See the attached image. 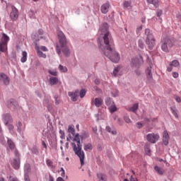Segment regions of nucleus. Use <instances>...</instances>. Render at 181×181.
Returning <instances> with one entry per match:
<instances>
[{
    "label": "nucleus",
    "instance_id": "1",
    "mask_svg": "<svg viewBox=\"0 0 181 181\" xmlns=\"http://www.w3.org/2000/svg\"><path fill=\"white\" fill-rule=\"evenodd\" d=\"M99 33L100 37H103L104 44L99 43V47L103 52L105 56L108 57L113 63H118L119 62V53L112 47L114 40L111 36V33L108 31V23H103L100 28Z\"/></svg>",
    "mask_w": 181,
    "mask_h": 181
},
{
    "label": "nucleus",
    "instance_id": "2",
    "mask_svg": "<svg viewBox=\"0 0 181 181\" xmlns=\"http://www.w3.org/2000/svg\"><path fill=\"white\" fill-rule=\"evenodd\" d=\"M58 39L59 45H57V53L60 56L62 54V50L64 56L67 57L70 55V49L67 47V40L66 39V35L62 31L58 32ZM61 47V49H60Z\"/></svg>",
    "mask_w": 181,
    "mask_h": 181
},
{
    "label": "nucleus",
    "instance_id": "3",
    "mask_svg": "<svg viewBox=\"0 0 181 181\" xmlns=\"http://www.w3.org/2000/svg\"><path fill=\"white\" fill-rule=\"evenodd\" d=\"M81 139V136H80L78 133L74 135V142L71 143V145L73 146V149L76 155H77V156H78V158H80L81 166H83V165H84V151L81 150L83 146L80 142ZM75 142H76V144Z\"/></svg>",
    "mask_w": 181,
    "mask_h": 181
},
{
    "label": "nucleus",
    "instance_id": "4",
    "mask_svg": "<svg viewBox=\"0 0 181 181\" xmlns=\"http://www.w3.org/2000/svg\"><path fill=\"white\" fill-rule=\"evenodd\" d=\"M145 35L147 36L146 38V44L148 45V49L152 50L153 46H155V37H153V35L151 33V30L148 28L145 30Z\"/></svg>",
    "mask_w": 181,
    "mask_h": 181
},
{
    "label": "nucleus",
    "instance_id": "5",
    "mask_svg": "<svg viewBox=\"0 0 181 181\" xmlns=\"http://www.w3.org/2000/svg\"><path fill=\"white\" fill-rule=\"evenodd\" d=\"M9 42V37L5 34H2V37L0 40V52L6 53L8 52V42Z\"/></svg>",
    "mask_w": 181,
    "mask_h": 181
},
{
    "label": "nucleus",
    "instance_id": "6",
    "mask_svg": "<svg viewBox=\"0 0 181 181\" xmlns=\"http://www.w3.org/2000/svg\"><path fill=\"white\" fill-rule=\"evenodd\" d=\"M172 47H173V42L168 38L164 40L161 45L163 52H165V53H169Z\"/></svg>",
    "mask_w": 181,
    "mask_h": 181
},
{
    "label": "nucleus",
    "instance_id": "7",
    "mask_svg": "<svg viewBox=\"0 0 181 181\" xmlns=\"http://www.w3.org/2000/svg\"><path fill=\"white\" fill-rule=\"evenodd\" d=\"M144 63L142 59V57H140V59L137 57L132 59L131 62V67H134L135 69H139L141 67V64Z\"/></svg>",
    "mask_w": 181,
    "mask_h": 181
},
{
    "label": "nucleus",
    "instance_id": "8",
    "mask_svg": "<svg viewBox=\"0 0 181 181\" xmlns=\"http://www.w3.org/2000/svg\"><path fill=\"white\" fill-rule=\"evenodd\" d=\"M10 18L13 21H18V18H19V11H18V8L15 7V6H11Z\"/></svg>",
    "mask_w": 181,
    "mask_h": 181
},
{
    "label": "nucleus",
    "instance_id": "9",
    "mask_svg": "<svg viewBox=\"0 0 181 181\" xmlns=\"http://www.w3.org/2000/svg\"><path fill=\"white\" fill-rule=\"evenodd\" d=\"M14 153L17 158H15L13 160V167L14 168V169L18 170V169H19V168L21 166V158H19V156H20L19 151H18L17 150H15Z\"/></svg>",
    "mask_w": 181,
    "mask_h": 181
},
{
    "label": "nucleus",
    "instance_id": "10",
    "mask_svg": "<svg viewBox=\"0 0 181 181\" xmlns=\"http://www.w3.org/2000/svg\"><path fill=\"white\" fill-rule=\"evenodd\" d=\"M146 139L148 142H151V144H156V141L159 139V135L155 134H148L146 136Z\"/></svg>",
    "mask_w": 181,
    "mask_h": 181
},
{
    "label": "nucleus",
    "instance_id": "11",
    "mask_svg": "<svg viewBox=\"0 0 181 181\" xmlns=\"http://www.w3.org/2000/svg\"><path fill=\"white\" fill-rule=\"evenodd\" d=\"M0 81H3L4 84H5V86H8V84H9V77H8V76H6V74H5L4 73H1L0 74Z\"/></svg>",
    "mask_w": 181,
    "mask_h": 181
},
{
    "label": "nucleus",
    "instance_id": "12",
    "mask_svg": "<svg viewBox=\"0 0 181 181\" xmlns=\"http://www.w3.org/2000/svg\"><path fill=\"white\" fill-rule=\"evenodd\" d=\"M163 142L165 146L169 144V133L166 130L163 133Z\"/></svg>",
    "mask_w": 181,
    "mask_h": 181
},
{
    "label": "nucleus",
    "instance_id": "13",
    "mask_svg": "<svg viewBox=\"0 0 181 181\" xmlns=\"http://www.w3.org/2000/svg\"><path fill=\"white\" fill-rule=\"evenodd\" d=\"M78 90H76L75 92H69L68 95L71 97L72 101H77V98H78Z\"/></svg>",
    "mask_w": 181,
    "mask_h": 181
},
{
    "label": "nucleus",
    "instance_id": "14",
    "mask_svg": "<svg viewBox=\"0 0 181 181\" xmlns=\"http://www.w3.org/2000/svg\"><path fill=\"white\" fill-rule=\"evenodd\" d=\"M109 9H110V3L104 4L103 5H102L100 8V11L102 13H107Z\"/></svg>",
    "mask_w": 181,
    "mask_h": 181
},
{
    "label": "nucleus",
    "instance_id": "15",
    "mask_svg": "<svg viewBox=\"0 0 181 181\" xmlns=\"http://www.w3.org/2000/svg\"><path fill=\"white\" fill-rule=\"evenodd\" d=\"M3 118L4 119V124L5 125H8L9 122H12V117H11V115L6 114L3 116Z\"/></svg>",
    "mask_w": 181,
    "mask_h": 181
},
{
    "label": "nucleus",
    "instance_id": "16",
    "mask_svg": "<svg viewBox=\"0 0 181 181\" xmlns=\"http://www.w3.org/2000/svg\"><path fill=\"white\" fill-rule=\"evenodd\" d=\"M103 103V99L98 98H95L93 101L94 105H95V107H97L98 108L101 107Z\"/></svg>",
    "mask_w": 181,
    "mask_h": 181
},
{
    "label": "nucleus",
    "instance_id": "17",
    "mask_svg": "<svg viewBox=\"0 0 181 181\" xmlns=\"http://www.w3.org/2000/svg\"><path fill=\"white\" fill-rule=\"evenodd\" d=\"M59 83V78L57 77L52 76L49 78V84L51 86H54Z\"/></svg>",
    "mask_w": 181,
    "mask_h": 181
},
{
    "label": "nucleus",
    "instance_id": "18",
    "mask_svg": "<svg viewBox=\"0 0 181 181\" xmlns=\"http://www.w3.org/2000/svg\"><path fill=\"white\" fill-rule=\"evenodd\" d=\"M68 132H69V135L71 134V135H73V136H74V135H76V129H74V126L69 125L68 127Z\"/></svg>",
    "mask_w": 181,
    "mask_h": 181
},
{
    "label": "nucleus",
    "instance_id": "19",
    "mask_svg": "<svg viewBox=\"0 0 181 181\" xmlns=\"http://www.w3.org/2000/svg\"><path fill=\"white\" fill-rule=\"evenodd\" d=\"M148 4H151L153 5L155 8H158L159 6V0H146Z\"/></svg>",
    "mask_w": 181,
    "mask_h": 181
},
{
    "label": "nucleus",
    "instance_id": "20",
    "mask_svg": "<svg viewBox=\"0 0 181 181\" xmlns=\"http://www.w3.org/2000/svg\"><path fill=\"white\" fill-rule=\"evenodd\" d=\"M22 56L21 62V63H25L26 60H28V52H26V51L23 52Z\"/></svg>",
    "mask_w": 181,
    "mask_h": 181
},
{
    "label": "nucleus",
    "instance_id": "21",
    "mask_svg": "<svg viewBox=\"0 0 181 181\" xmlns=\"http://www.w3.org/2000/svg\"><path fill=\"white\" fill-rule=\"evenodd\" d=\"M139 107V104L135 103L132 107L128 109V111H130L131 112H135L136 110H138Z\"/></svg>",
    "mask_w": 181,
    "mask_h": 181
},
{
    "label": "nucleus",
    "instance_id": "22",
    "mask_svg": "<svg viewBox=\"0 0 181 181\" xmlns=\"http://www.w3.org/2000/svg\"><path fill=\"white\" fill-rule=\"evenodd\" d=\"M170 111L175 118H179V115H177V109H176V107H171Z\"/></svg>",
    "mask_w": 181,
    "mask_h": 181
},
{
    "label": "nucleus",
    "instance_id": "23",
    "mask_svg": "<svg viewBox=\"0 0 181 181\" xmlns=\"http://www.w3.org/2000/svg\"><path fill=\"white\" fill-rule=\"evenodd\" d=\"M98 178L99 181H106L107 180V175L103 173L98 174Z\"/></svg>",
    "mask_w": 181,
    "mask_h": 181
},
{
    "label": "nucleus",
    "instance_id": "24",
    "mask_svg": "<svg viewBox=\"0 0 181 181\" xmlns=\"http://www.w3.org/2000/svg\"><path fill=\"white\" fill-rule=\"evenodd\" d=\"M146 74L148 80H152V73L151 71V67L147 68L146 70Z\"/></svg>",
    "mask_w": 181,
    "mask_h": 181
},
{
    "label": "nucleus",
    "instance_id": "25",
    "mask_svg": "<svg viewBox=\"0 0 181 181\" xmlns=\"http://www.w3.org/2000/svg\"><path fill=\"white\" fill-rule=\"evenodd\" d=\"M109 110L111 114L115 112V111H117V106L115 105V103L110 105V106H109Z\"/></svg>",
    "mask_w": 181,
    "mask_h": 181
},
{
    "label": "nucleus",
    "instance_id": "26",
    "mask_svg": "<svg viewBox=\"0 0 181 181\" xmlns=\"http://www.w3.org/2000/svg\"><path fill=\"white\" fill-rule=\"evenodd\" d=\"M37 54L39 57H42L43 59H46L47 56L46 54H44L40 51V49H37Z\"/></svg>",
    "mask_w": 181,
    "mask_h": 181
},
{
    "label": "nucleus",
    "instance_id": "27",
    "mask_svg": "<svg viewBox=\"0 0 181 181\" xmlns=\"http://www.w3.org/2000/svg\"><path fill=\"white\" fill-rule=\"evenodd\" d=\"M154 169H155L156 172H157V173H158V175H163V173H164V172H165V171H164L161 168H160L159 166H155Z\"/></svg>",
    "mask_w": 181,
    "mask_h": 181
},
{
    "label": "nucleus",
    "instance_id": "28",
    "mask_svg": "<svg viewBox=\"0 0 181 181\" xmlns=\"http://www.w3.org/2000/svg\"><path fill=\"white\" fill-rule=\"evenodd\" d=\"M105 104H106V105H107V107H110V106L112 105V104H115V103H114V101H112V100H111V98H107L105 99Z\"/></svg>",
    "mask_w": 181,
    "mask_h": 181
},
{
    "label": "nucleus",
    "instance_id": "29",
    "mask_svg": "<svg viewBox=\"0 0 181 181\" xmlns=\"http://www.w3.org/2000/svg\"><path fill=\"white\" fill-rule=\"evenodd\" d=\"M83 149L84 151H93V145L91 144H85Z\"/></svg>",
    "mask_w": 181,
    "mask_h": 181
},
{
    "label": "nucleus",
    "instance_id": "30",
    "mask_svg": "<svg viewBox=\"0 0 181 181\" xmlns=\"http://www.w3.org/2000/svg\"><path fill=\"white\" fill-rule=\"evenodd\" d=\"M170 66H173V67H179L180 63L177 60H173L170 63Z\"/></svg>",
    "mask_w": 181,
    "mask_h": 181
},
{
    "label": "nucleus",
    "instance_id": "31",
    "mask_svg": "<svg viewBox=\"0 0 181 181\" xmlns=\"http://www.w3.org/2000/svg\"><path fill=\"white\" fill-rule=\"evenodd\" d=\"M119 70H121V66H117L115 68V69L112 71V74L113 76H115V77H117V75L118 74V72L119 71Z\"/></svg>",
    "mask_w": 181,
    "mask_h": 181
},
{
    "label": "nucleus",
    "instance_id": "32",
    "mask_svg": "<svg viewBox=\"0 0 181 181\" xmlns=\"http://www.w3.org/2000/svg\"><path fill=\"white\" fill-rule=\"evenodd\" d=\"M8 144L10 149H15V144L11 140L8 139Z\"/></svg>",
    "mask_w": 181,
    "mask_h": 181
},
{
    "label": "nucleus",
    "instance_id": "33",
    "mask_svg": "<svg viewBox=\"0 0 181 181\" xmlns=\"http://www.w3.org/2000/svg\"><path fill=\"white\" fill-rule=\"evenodd\" d=\"M24 170L25 172H27V173L30 172V164L29 163L25 164L24 166Z\"/></svg>",
    "mask_w": 181,
    "mask_h": 181
},
{
    "label": "nucleus",
    "instance_id": "34",
    "mask_svg": "<svg viewBox=\"0 0 181 181\" xmlns=\"http://www.w3.org/2000/svg\"><path fill=\"white\" fill-rule=\"evenodd\" d=\"M138 45L140 49H144L145 44H144V41H142V40H139Z\"/></svg>",
    "mask_w": 181,
    "mask_h": 181
},
{
    "label": "nucleus",
    "instance_id": "35",
    "mask_svg": "<svg viewBox=\"0 0 181 181\" xmlns=\"http://www.w3.org/2000/svg\"><path fill=\"white\" fill-rule=\"evenodd\" d=\"M59 69L62 73H66L67 71V67L63 66L62 65H59Z\"/></svg>",
    "mask_w": 181,
    "mask_h": 181
},
{
    "label": "nucleus",
    "instance_id": "36",
    "mask_svg": "<svg viewBox=\"0 0 181 181\" xmlns=\"http://www.w3.org/2000/svg\"><path fill=\"white\" fill-rule=\"evenodd\" d=\"M47 166L49 168H53V161H52L50 159H47L46 160Z\"/></svg>",
    "mask_w": 181,
    "mask_h": 181
},
{
    "label": "nucleus",
    "instance_id": "37",
    "mask_svg": "<svg viewBox=\"0 0 181 181\" xmlns=\"http://www.w3.org/2000/svg\"><path fill=\"white\" fill-rule=\"evenodd\" d=\"M86 90L85 89H82L81 90L80 93H79V95L81 97V98H84L85 95H86Z\"/></svg>",
    "mask_w": 181,
    "mask_h": 181
},
{
    "label": "nucleus",
    "instance_id": "38",
    "mask_svg": "<svg viewBox=\"0 0 181 181\" xmlns=\"http://www.w3.org/2000/svg\"><path fill=\"white\" fill-rule=\"evenodd\" d=\"M59 134L61 135L60 136L61 139H65L66 135L64 134V131H62V130L59 131Z\"/></svg>",
    "mask_w": 181,
    "mask_h": 181
},
{
    "label": "nucleus",
    "instance_id": "39",
    "mask_svg": "<svg viewBox=\"0 0 181 181\" xmlns=\"http://www.w3.org/2000/svg\"><path fill=\"white\" fill-rule=\"evenodd\" d=\"M48 73H49V74L52 76H57V71H56V70H49Z\"/></svg>",
    "mask_w": 181,
    "mask_h": 181
},
{
    "label": "nucleus",
    "instance_id": "40",
    "mask_svg": "<svg viewBox=\"0 0 181 181\" xmlns=\"http://www.w3.org/2000/svg\"><path fill=\"white\" fill-rule=\"evenodd\" d=\"M29 16H30V18H33V19L36 18V16H35V11H33V10H30Z\"/></svg>",
    "mask_w": 181,
    "mask_h": 181
},
{
    "label": "nucleus",
    "instance_id": "41",
    "mask_svg": "<svg viewBox=\"0 0 181 181\" xmlns=\"http://www.w3.org/2000/svg\"><path fill=\"white\" fill-rule=\"evenodd\" d=\"M131 6V2L129 1H124V8H129Z\"/></svg>",
    "mask_w": 181,
    "mask_h": 181
},
{
    "label": "nucleus",
    "instance_id": "42",
    "mask_svg": "<svg viewBox=\"0 0 181 181\" xmlns=\"http://www.w3.org/2000/svg\"><path fill=\"white\" fill-rule=\"evenodd\" d=\"M24 180L25 181H30V178L29 177V175L27 173L24 175Z\"/></svg>",
    "mask_w": 181,
    "mask_h": 181
},
{
    "label": "nucleus",
    "instance_id": "43",
    "mask_svg": "<svg viewBox=\"0 0 181 181\" xmlns=\"http://www.w3.org/2000/svg\"><path fill=\"white\" fill-rule=\"evenodd\" d=\"M40 49L42 50V52H49V49H47V47L45 46H41L40 47Z\"/></svg>",
    "mask_w": 181,
    "mask_h": 181
},
{
    "label": "nucleus",
    "instance_id": "44",
    "mask_svg": "<svg viewBox=\"0 0 181 181\" xmlns=\"http://www.w3.org/2000/svg\"><path fill=\"white\" fill-rule=\"evenodd\" d=\"M11 104L14 105V107H18V102H16L15 100L12 99L11 100Z\"/></svg>",
    "mask_w": 181,
    "mask_h": 181
},
{
    "label": "nucleus",
    "instance_id": "45",
    "mask_svg": "<svg viewBox=\"0 0 181 181\" xmlns=\"http://www.w3.org/2000/svg\"><path fill=\"white\" fill-rule=\"evenodd\" d=\"M136 128H139V129H141V128H142V127H144V124H142V123L139 122L136 124Z\"/></svg>",
    "mask_w": 181,
    "mask_h": 181
},
{
    "label": "nucleus",
    "instance_id": "46",
    "mask_svg": "<svg viewBox=\"0 0 181 181\" xmlns=\"http://www.w3.org/2000/svg\"><path fill=\"white\" fill-rule=\"evenodd\" d=\"M174 98H175V101H177V103H181L180 97H179L178 95H175Z\"/></svg>",
    "mask_w": 181,
    "mask_h": 181
},
{
    "label": "nucleus",
    "instance_id": "47",
    "mask_svg": "<svg viewBox=\"0 0 181 181\" xmlns=\"http://www.w3.org/2000/svg\"><path fill=\"white\" fill-rule=\"evenodd\" d=\"M145 151L146 153V155H148V156H151V149H149V148H146Z\"/></svg>",
    "mask_w": 181,
    "mask_h": 181
},
{
    "label": "nucleus",
    "instance_id": "48",
    "mask_svg": "<svg viewBox=\"0 0 181 181\" xmlns=\"http://www.w3.org/2000/svg\"><path fill=\"white\" fill-rule=\"evenodd\" d=\"M124 121H125V122H127V124H130V122H131V119H129V117H124Z\"/></svg>",
    "mask_w": 181,
    "mask_h": 181
},
{
    "label": "nucleus",
    "instance_id": "49",
    "mask_svg": "<svg viewBox=\"0 0 181 181\" xmlns=\"http://www.w3.org/2000/svg\"><path fill=\"white\" fill-rule=\"evenodd\" d=\"M173 77L174 78H177V77H179V74L177 72H173Z\"/></svg>",
    "mask_w": 181,
    "mask_h": 181
},
{
    "label": "nucleus",
    "instance_id": "50",
    "mask_svg": "<svg viewBox=\"0 0 181 181\" xmlns=\"http://www.w3.org/2000/svg\"><path fill=\"white\" fill-rule=\"evenodd\" d=\"M172 70H173V66L172 65H170V64L169 66L167 68V71L170 72V71H172Z\"/></svg>",
    "mask_w": 181,
    "mask_h": 181
},
{
    "label": "nucleus",
    "instance_id": "51",
    "mask_svg": "<svg viewBox=\"0 0 181 181\" xmlns=\"http://www.w3.org/2000/svg\"><path fill=\"white\" fill-rule=\"evenodd\" d=\"M162 13H163V11H162V10H158V11H157V16H162Z\"/></svg>",
    "mask_w": 181,
    "mask_h": 181
},
{
    "label": "nucleus",
    "instance_id": "52",
    "mask_svg": "<svg viewBox=\"0 0 181 181\" xmlns=\"http://www.w3.org/2000/svg\"><path fill=\"white\" fill-rule=\"evenodd\" d=\"M141 30H142V26L138 27L136 29V33H139V32H141Z\"/></svg>",
    "mask_w": 181,
    "mask_h": 181
},
{
    "label": "nucleus",
    "instance_id": "53",
    "mask_svg": "<svg viewBox=\"0 0 181 181\" xmlns=\"http://www.w3.org/2000/svg\"><path fill=\"white\" fill-rule=\"evenodd\" d=\"M42 145L44 146L45 149H47V146L46 145L45 141H42Z\"/></svg>",
    "mask_w": 181,
    "mask_h": 181
},
{
    "label": "nucleus",
    "instance_id": "54",
    "mask_svg": "<svg viewBox=\"0 0 181 181\" xmlns=\"http://www.w3.org/2000/svg\"><path fill=\"white\" fill-rule=\"evenodd\" d=\"M49 181H54V178L53 176H52V175H49Z\"/></svg>",
    "mask_w": 181,
    "mask_h": 181
},
{
    "label": "nucleus",
    "instance_id": "55",
    "mask_svg": "<svg viewBox=\"0 0 181 181\" xmlns=\"http://www.w3.org/2000/svg\"><path fill=\"white\" fill-rule=\"evenodd\" d=\"M8 128L10 131H12V129H13V125L12 124H8Z\"/></svg>",
    "mask_w": 181,
    "mask_h": 181
},
{
    "label": "nucleus",
    "instance_id": "56",
    "mask_svg": "<svg viewBox=\"0 0 181 181\" xmlns=\"http://www.w3.org/2000/svg\"><path fill=\"white\" fill-rule=\"evenodd\" d=\"M32 152H33V153H35V154L39 153V151H37V149H36V148L33 149Z\"/></svg>",
    "mask_w": 181,
    "mask_h": 181
},
{
    "label": "nucleus",
    "instance_id": "57",
    "mask_svg": "<svg viewBox=\"0 0 181 181\" xmlns=\"http://www.w3.org/2000/svg\"><path fill=\"white\" fill-rule=\"evenodd\" d=\"M106 131H107V132H111V127H110V126H107V127H106Z\"/></svg>",
    "mask_w": 181,
    "mask_h": 181
},
{
    "label": "nucleus",
    "instance_id": "58",
    "mask_svg": "<svg viewBox=\"0 0 181 181\" xmlns=\"http://www.w3.org/2000/svg\"><path fill=\"white\" fill-rule=\"evenodd\" d=\"M0 139H2V128L1 127V125H0Z\"/></svg>",
    "mask_w": 181,
    "mask_h": 181
},
{
    "label": "nucleus",
    "instance_id": "59",
    "mask_svg": "<svg viewBox=\"0 0 181 181\" xmlns=\"http://www.w3.org/2000/svg\"><path fill=\"white\" fill-rule=\"evenodd\" d=\"M10 181H19L16 177H11Z\"/></svg>",
    "mask_w": 181,
    "mask_h": 181
},
{
    "label": "nucleus",
    "instance_id": "60",
    "mask_svg": "<svg viewBox=\"0 0 181 181\" xmlns=\"http://www.w3.org/2000/svg\"><path fill=\"white\" fill-rule=\"evenodd\" d=\"M110 134H111L112 135H117V132H116L115 130H113V131H111V132H110Z\"/></svg>",
    "mask_w": 181,
    "mask_h": 181
},
{
    "label": "nucleus",
    "instance_id": "61",
    "mask_svg": "<svg viewBox=\"0 0 181 181\" xmlns=\"http://www.w3.org/2000/svg\"><path fill=\"white\" fill-rule=\"evenodd\" d=\"M130 181H138V180H136V179L134 178V177L131 176Z\"/></svg>",
    "mask_w": 181,
    "mask_h": 181
},
{
    "label": "nucleus",
    "instance_id": "62",
    "mask_svg": "<svg viewBox=\"0 0 181 181\" xmlns=\"http://www.w3.org/2000/svg\"><path fill=\"white\" fill-rule=\"evenodd\" d=\"M39 35H43V30L42 29L38 30Z\"/></svg>",
    "mask_w": 181,
    "mask_h": 181
},
{
    "label": "nucleus",
    "instance_id": "63",
    "mask_svg": "<svg viewBox=\"0 0 181 181\" xmlns=\"http://www.w3.org/2000/svg\"><path fill=\"white\" fill-rule=\"evenodd\" d=\"M60 103V102H59V100H57V98L55 97V104L59 105Z\"/></svg>",
    "mask_w": 181,
    "mask_h": 181
},
{
    "label": "nucleus",
    "instance_id": "64",
    "mask_svg": "<svg viewBox=\"0 0 181 181\" xmlns=\"http://www.w3.org/2000/svg\"><path fill=\"white\" fill-rule=\"evenodd\" d=\"M95 83L97 85H98V84H100V81H99L98 79H95Z\"/></svg>",
    "mask_w": 181,
    "mask_h": 181
}]
</instances>
